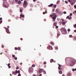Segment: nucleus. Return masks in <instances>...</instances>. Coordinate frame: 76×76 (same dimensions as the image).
Here are the masks:
<instances>
[{
	"mask_svg": "<svg viewBox=\"0 0 76 76\" xmlns=\"http://www.w3.org/2000/svg\"><path fill=\"white\" fill-rule=\"evenodd\" d=\"M76 61L75 59H72L69 62V64L71 66H73L75 64Z\"/></svg>",
	"mask_w": 76,
	"mask_h": 76,
	"instance_id": "f257e3e1",
	"label": "nucleus"
},
{
	"mask_svg": "<svg viewBox=\"0 0 76 76\" xmlns=\"http://www.w3.org/2000/svg\"><path fill=\"white\" fill-rule=\"evenodd\" d=\"M61 30L62 33L63 34H64V33H66V29L64 28H62L61 29Z\"/></svg>",
	"mask_w": 76,
	"mask_h": 76,
	"instance_id": "f03ea898",
	"label": "nucleus"
},
{
	"mask_svg": "<svg viewBox=\"0 0 76 76\" xmlns=\"http://www.w3.org/2000/svg\"><path fill=\"white\" fill-rule=\"evenodd\" d=\"M3 6L4 7H5L6 8H7L9 7V4L7 2H6L5 3L3 4Z\"/></svg>",
	"mask_w": 76,
	"mask_h": 76,
	"instance_id": "7ed1b4c3",
	"label": "nucleus"
},
{
	"mask_svg": "<svg viewBox=\"0 0 76 76\" xmlns=\"http://www.w3.org/2000/svg\"><path fill=\"white\" fill-rule=\"evenodd\" d=\"M27 2L26 1H24V3L23 4V7L24 8H25L27 7Z\"/></svg>",
	"mask_w": 76,
	"mask_h": 76,
	"instance_id": "20e7f679",
	"label": "nucleus"
},
{
	"mask_svg": "<svg viewBox=\"0 0 76 76\" xmlns=\"http://www.w3.org/2000/svg\"><path fill=\"white\" fill-rule=\"evenodd\" d=\"M33 71V69L32 67H30L29 68V72L30 73H32Z\"/></svg>",
	"mask_w": 76,
	"mask_h": 76,
	"instance_id": "39448f33",
	"label": "nucleus"
},
{
	"mask_svg": "<svg viewBox=\"0 0 76 76\" xmlns=\"http://www.w3.org/2000/svg\"><path fill=\"white\" fill-rule=\"evenodd\" d=\"M20 73V70L18 71L17 70H15V72H12V73L14 74L15 75H16V74L17 73Z\"/></svg>",
	"mask_w": 76,
	"mask_h": 76,
	"instance_id": "423d86ee",
	"label": "nucleus"
},
{
	"mask_svg": "<svg viewBox=\"0 0 76 76\" xmlns=\"http://www.w3.org/2000/svg\"><path fill=\"white\" fill-rule=\"evenodd\" d=\"M50 16L51 18H52V19L53 20L55 21V19H56V16H53L52 15H51Z\"/></svg>",
	"mask_w": 76,
	"mask_h": 76,
	"instance_id": "0eeeda50",
	"label": "nucleus"
},
{
	"mask_svg": "<svg viewBox=\"0 0 76 76\" xmlns=\"http://www.w3.org/2000/svg\"><path fill=\"white\" fill-rule=\"evenodd\" d=\"M47 48L49 50H52L53 49L52 46H50V45H48V46L47 47Z\"/></svg>",
	"mask_w": 76,
	"mask_h": 76,
	"instance_id": "6e6552de",
	"label": "nucleus"
},
{
	"mask_svg": "<svg viewBox=\"0 0 76 76\" xmlns=\"http://www.w3.org/2000/svg\"><path fill=\"white\" fill-rule=\"evenodd\" d=\"M4 28H5L6 31L7 32V33L8 34H10V32L9 31V29L8 28H6L4 27Z\"/></svg>",
	"mask_w": 76,
	"mask_h": 76,
	"instance_id": "1a4fd4ad",
	"label": "nucleus"
},
{
	"mask_svg": "<svg viewBox=\"0 0 76 76\" xmlns=\"http://www.w3.org/2000/svg\"><path fill=\"white\" fill-rule=\"evenodd\" d=\"M75 3V2L74 1V0H72L71 1V5H73Z\"/></svg>",
	"mask_w": 76,
	"mask_h": 76,
	"instance_id": "9d476101",
	"label": "nucleus"
},
{
	"mask_svg": "<svg viewBox=\"0 0 76 76\" xmlns=\"http://www.w3.org/2000/svg\"><path fill=\"white\" fill-rule=\"evenodd\" d=\"M55 12L56 13H57L58 14L60 13V10L58 9H56L55 10Z\"/></svg>",
	"mask_w": 76,
	"mask_h": 76,
	"instance_id": "9b49d317",
	"label": "nucleus"
},
{
	"mask_svg": "<svg viewBox=\"0 0 76 76\" xmlns=\"http://www.w3.org/2000/svg\"><path fill=\"white\" fill-rule=\"evenodd\" d=\"M58 64V69L60 70H61V64Z\"/></svg>",
	"mask_w": 76,
	"mask_h": 76,
	"instance_id": "f8f14e48",
	"label": "nucleus"
},
{
	"mask_svg": "<svg viewBox=\"0 0 76 76\" xmlns=\"http://www.w3.org/2000/svg\"><path fill=\"white\" fill-rule=\"evenodd\" d=\"M43 70V69H40L39 71V73H41V72H42Z\"/></svg>",
	"mask_w": 76,
	"mask_h": 76,
	"instance_id": "ddd939ff",
	"label": "nucleus"
},
{
	"mask_svg": "<svg viewBox=\"0 0 76 76\" xmlns=\"http://www.w3.org/2000/svg\"><path fill=\"white\" fill-rule=\"evenodd\" d=\"M67 76H71V75H72V74L70 73V72H68V73H67Z\"/></svg>",
	"mask_w": 76,
	"mask_h": 76,
	"instance_id": "4468645a",
	"label": "nucleus"
},
{
	"mask_svg": "<svg viewBox=\"0 0 76 76\" xmlns=\"http://www.w3.org/2000/svg\"><path fill=\"white\" fill-rule=\"evenodd\" d=\"M53 4H50V5H48V7H52V6H53Z\"/></svg>",
	"mask_w": 76,
	"mask_h": 76,
	"instance_id": "2eb2a0df",
	"label": "nucleus"
},
{
	"mask_svg": "<svg viewBox=\"0 0 76 76\" xmlns=\"http://www.w3.org/2000/svg\"><path fill=\"white\" fill-rule=\"evenodd\" d=\"M66 23V22H63V23H62V24L63 25H64L65 24V23Z\"/></svg>",
	"mask_w": 76,
	"mask_h": 76,
	"instance_id": "dca6fc26",
	"label": "nucleus"
},
{
	"mask_svg": "<svg viewBox=\"0 0 76 76\" xmlns=\"http://www.w3.org/2000/svg\"><path fill=\"white\" fill-rule=\"evenodd\" d=\"M18 4L19 5H20L21 4V1H18Z\"/></svg>",
	"mask_w": 76,
	"mask_h": 76,
	"instance_id": "f3484780",
	"label": "nucleus"
},
{
	"mask_svg": "<svg viewBox=\"0 0 76 76\" xmlns=\"http://www.w3.org/2000/svg\"><path fill=\"white\" fill-rule=\"evenodd\" d=\"M20 16L22 17H24V15H23L21 14L20 15Z\"/></svg>",
	"mask_w": 76,
	"mask_h": 76,
	"instance_id": "a211bd4d",
	"label": "nucleus"
},
{
	"mask_svg": "<svg viewBox=\"0 0 76 76\" xmlns=\"http://www.w3.org/2000/svg\"><path fill=\"white\" fill-rule=\"evenodd\" d=\"M23 12V10L22 9H21V8H20V12Z\"/></svg>",
	"mask_w": 76,
	"mask_h": 76,
	"instance_id": "6ab92c4d",
	"label": "nucleus"
},
{
	"mask_svg": "<svg viewBox=\"0 0 76 76\" xmlns=\"http://www.w3.org/2000/svg\"><path fill=\"white\" fill-rule=\"evenodd\" d=\"M53 61H54V60L53 59H51L50 61V63H52V62H53Z\"/></svg>",
	"mask_w": 76,
	"mask_h": 76,
	"instance_id": "aec40b11",
	"label": "nucleus"
},
{
	"mask_svg": "<svg viewBox=\"0 0 76 76\" xmlns=\"http://www.w3.org/2000/svg\"><path fill=\"white\" fill-rule=\"evenodd\" d=\"M43 74H46V72L45 71V70L43 71Z\"/></svg>",
	"mask_w": 76,
	"mask_h": 76,
	"instance_id": "412c9836",
	"label": "nucleus"
},
{
	"mask_svg": "<svg viewBox=\"0 0 76 76\" xmlns=\"http://www.w3.org/2000/svg\"><path fill=\"white\" fill-rule=\"evenodd\" d=\"M59 73L60 74H62V71H59Z\"/></svg>",
	"mask_w": 76,
	"mask_h": 76,
	"instance_id": "4be33fe9",
	"label": "nucleus"
},
{
	"mask_svg": "<svg viewBox=\"0 0 76 76\" xmlns=\"http://www.w3.org/2000/svg\"><path fill=\"white\" fill-rule=\"evenodd\" d=\"M21 49V48L20 47H18V50H20Z\"/></svg>",
	"mask_w": 76,
	"mask_h": 76,
	"instance_id": "5701e85b",
	"label": "nucleus"
},
{
	"mask_svg": "<svg viewBox=\"0 0 76 76\" xmlns=\"http://www.w3.org/2000/svg\"><path fill=\"white\" fill-rule=\"evenodd\" d=\"M53 15V16H56V14H55V13H53V15Z\"/></svg>",
	"mask_w": 76,
	"mask_h": 76,
	"instance_id": "b1692460",
	"label": "nucleus"
},
{
	"mask_svg": "<svg viewBox=\"0 0 76 76\" xmlns=\"http://www.w3.org/2000/svg\"><path fill=\"white\" fill-rule=\"evenodd\" d=\"M50 44L54 45V43H53V42H50Z\"/></svg>",
	"mask_w": 76,
	"mask_h": 76,
	"instance_id": "393cba45",
	"label": "nucleus"
},
{
	"mask_svg": "<svg viewBox=\"0 0 76 76\" xmlns=\"http://www.w3.org/2000/svg\"><path fill=\"white\" fill-rule=\"evenodd\" d=\"M56 4H54V5H53V7H54V8H56Z\"/></svg>",
	"mask_w": 76,
	"mask_h": 76,
	"instance_id": "a878e982",
	"label": "nucleus"
},
{
	"mask_svg": "<svg viewBox=\"0 0 76 76\" xmlns=\"http://www.w3.org/2000/svg\"><path fill=\"white\" fill-rule=\"evenodd\" d=\"M56 25H57V23H54L53 25H54V26H56Z\"/></svg>",
	"mask_w": 76,
	"mask_h": 76,
	"instance_id": "bb28decb",
	"label": "nucleus"
},
{
	"mask_svg": "<svg viewBox=\"0 0 76 76\" xmlns=\"http://www.w3.org/2000/svg\"><path fill=\"white\" fill-rule=\"evenodd\" d=\"M69 16H67V17H66V19H69Z\"/></svg>",
	"mask_w": 76,
	"mask_h": 76,
	"instance_id": "cd10ccee",
	"label": "nucleus"
},
{
	"mask_svg": "<svg viewBox=\"0 0 76 76\" xmlns=\"http://www.w3.org/2000/svg\"><path fill=\"white\" fill-rule=\"evenodd\" d=\"M35 66V65L33 64L32 65V66L33 67H34Z\"/></svg>",
	"mask_w": 76,
	"mask_h": 76,
	"instance_id": "c85d7f7f",
	"label": "nucleus"
},
{
	"mask_svg": "<svg viewBox=\"0 0 76 76\" xmlns=\"http://www.w3.org/2000/svg\"><path fill=\"white\" fill-rule=\"evenodd\" d=\"M72 18V17H69V19L70 20V19H71Z\"/></svg>",
	"mask_w": 76,
	"mask_h": 76,
	"instance_id": "c756f323",
	"label": "nucleus"
},
{
	"mask_svg": "<svg viewBox=\"0 0 76 76\" xmlns=\"http://www.w3.org/2000/svg\"><path fill=\"white\" fill-rule=\"evenodd\" d=\"M59 2H60V1L59 0L58 1H57V4H59Z\"/></svg>",
	"mask_w": 76,
	"mask_h": 76,
	"instance_id": "7c9ffc66",
	"label": "nucleus"
},
{
	"mask_svg": "<svg viewBox=\"0 0 76 76\" xmlns=\"http://www.w3.org/2000/svg\"><path fill=\"white\" fill-rule=\"evenodd\" d=\"M18 76H21V74L19 73V74L18 75Z\"/></svg>",
	"mask_w": 76,
	"mask_h": 76,
	"instance_id": "2f4dec72",
	"label": "nucleus"
},
{
	"mask_svg": "<svg viewBox=\"0 0 76 76\" xmlns=\"http://www.w3.org/2000/svg\"><path fill=\"white\" fill-rule=\"evenodd\" d=\"M15 0V2H16V3H18V0Z\"/></svg>",
	"mask_w": 76,
	"mask_h": 76,
	"instance_id": "473e14b6",
	"label": "nucleus"
},
{
	"mask_svg": "<svg viewBox=\"0 0 76 76\" xmlns=\"http://www.w3.org/2000/svg\"><path fill=\"white\" fill-rule=\"evenodd\" d=\"M46 63H47L46 62V61H45L44 62V64L45 65L46 64Z\"/></svg>",
	"mask_w": 76,
	"mask_h": 76,
	"instance_id": "72a5a7b5",
	"label": "nucleus"
},
{
	"mask_svg": "<svg viewBox=\"0 0 76 76\" xmlns=\"http://www.w3.org/2000/svg\"><path fill=\"white\" fill-rule=\"evenodd\" d=\"M12 56L14 58L15 57V56L14 55H12Z\"/></svg>",
	"mask_w": 76,
	"mask_h": 76,
	"instance_id": "f704fd0d",
	"label": "nucleus"
},
{
	"mask_svg": "<svg viewBox=\"0 0 76 76\" xmlns=\"http://www.w3.org/2000/svg\"><path fill=\"white\" fill-rule=\"evenodd\" d=\"M63 13L64 14H66V12H64Z\"/></svg>",
	"mask_w": 76,
	"mask_h": 76,
	"instance_id": "c9c22d12",
	"label": "nucleus"
},
{
	"mask_svg": "<svg viewBox=\"0 0 76 76\" xmlns=\"http://www.w3.org/2000/svg\"><path fill=\"white\" fill-rule=\"evenodd\" d=\"M15 50H17L18 49V48H17L16 47H15Z\"/></svg>",
	"mask_w": 76,
	"mask_h": 76,
	"instance_id": "e433bc0d",
	"label": "nucleus"
},
{
	"mask_svg": "<svg viewBox=\"0 0 76 76\" xmlns=\"http://www.w3.org/2000/svg\"><path fill=\"white\" fill-rule=\"evenodd\" d=\"M72 37V35H70L69 36V37L70 38H71Z\"/></svg>",
	"mask_w": 76,
	"mask_h": 76,
	"instance_id": "4c0bfd02",
	"label": "nucleus"
},
{
	"mask_svg": "<svg viewBox=\"0 0 76 76\" xmlns=\"http://www.w3.org/2000/svg\"><path fill=\"white\" fill-rule=\"evenodd\" d=\"M14 59L15 60H16L17 59V58L16 57H15V58Z\"/></svg>",
	"mask_w": 76,
	"mask_h": 76,
	"instance_id": "58836bf2",
	"label": "nucleus"
},
{
	"mask_svg": "<svg viewBox=\"0 0 76 76\" xmlns=\"http://www.w3.org/2000/svg\"><path fill=\"white\" fill-rule=\"evenodd\" d=\"M57 36H58V37H59V36H60V34H59V33H58V34H57Z\"/></svg>",
	"mask_w": 76,
	"mask_h": 76,
	"instance_id": "ea45409f",
	"label": "nucleus"
},
{
	"mask_svg": "<svg viewBox=\"0 0 76 76\" xmlns=\"http://www.w3.org/2000/svg\"><path fill=\"white\" fill-rule=\"evenodd\" d=\"M19 67H18V66H17V67H16V69H19Z\"/></svg>",
	"mask_w": 76,
	"mask_h": 76,
	"instance_id": "a19ab883",
	"label": "nucleus"
},
{
	"mask_svg": "<svg viewBox=\"0 0 76 76\" xmlns=\"http://www.w3.org/2000/svg\"><path fill=\"white\" fill-rule=\"evenodd\" d=\"M72 13H71L70 14V16H72Z\"/></svg>",
	"mask_w": 76,
	"mask_h": 76,
	"instance_id": "79ce46f5",
	"label": "nucleus"
},
{
	"mask_svg": "<svg viewBox=\"0 0 76 76\" xmlns=\"http://www.w3.org/2000/svg\"><path fill=\"white\" fill-rule=\"evenodd\" d=\"M74 28H76V24L74 25Z\"/></svg>",
	"mask_w": 76,
	"mask_h": 76,
	"instance_id": "37998d69",
	"label": "nucleus"
},
{
	"mask_svg": "<svg viewBox=\"0 0 76 76\" xmlns=\"http://www.w3.org/2000/svg\"><path fill=\"white\" fill-rule=\"evenodd\" d=\"M72 70L74 72V71H75V69H72Z\"/></svg>",
	"mask_w": 76,
	"mask_h": 76,
	"instance_id": "c03bdc74",
	"label": "nucleus"
},
{
	"mask_svg": "<svg viewBox=\"0 0 76 76\" xmlns=\"http://www.w3.org/2000/svg\"><path fill=\"white\" fill-rule=\"evenodd\" d=\"M2 22V20H1L0 21V23H1Z\"/></svg>",
	"mask_w": 76,
	"mask_h": 76,
	"instance_id": "a18cd8bd",
	"label": "nucleus"
},
{
	"mask_svg": "<svg viewBox=\"0 0 76 76\" xmlns=\"http://www.w3.org/2000/svg\"><path fill=\"white\" fill-rule=\"evenodd\" d=\"M65 2L66 3H68V1H65Z\"/></svg>",
	"mask_w": 76,
	"mask_h": 76,
	"instance_id": "49530a36",
	"label": "nucleus"
},
{
	"mask_svg": "<svg viewBox=\"0 0 76 76\" xmlns=\"http://www.w3.org/2000/svg\"><path fill=\"white\" fill-rule=\"evenodd\" d=\"M10 63H9V64H8L7 66H10Z\"/></svg>",
	"mask_w": 76,
	"mask_h": 76,
	"instance_id": "de8ad7c7",
	"label": "nucleus"
},
{
	"mask_svg": "<svg viewBox=\"0 0 76 76\" xmlns=\"http://www.w3.org/2000/svg\"><path fill=\"white\" fill-rule=\"evenodd\" d=\"M45 14V12H43V14Z\"/></svg>",
	"mask_w": 76,
	"mask_h": 76,
	"instance_id": "09e8293b",
	"label": "nucleus"
},
{
	"mask_svg": "<svg viewBox=\"0 0 76 76\" xmlns=\"http://www.w3.org/2000/svg\"><path fill=\"white\" fill-rule=\"evenodd\" d=\"M45 13H47V10H45Z\"/></svg>",
	"mask_w": 76,
	"mask_h": 76,
	"instance_id": "8fccbe9b",
	"label": "nucleus"
},
{
	"mask_svg": "<svg viewBox=\"0 0 76 76\" xmlns=\"http://www.w3.org/2000/svg\"><path fill=\"white\" fill-rule=\"evenodd\" d=\"M8 68H11V66H8Z\"/></svg>",
	"mask_w": 76,
	"mask_h": 76,
	"instance_id": "3c124183",
	"label": "nucleus"
},
{
	"mask_svg": "<svg viewBox=\"0 0 76 76\" xmlns=\"http://www.w3.org/2000/svg\"><path fill=\"white\" fill-rule=\"evenodd\" d=\"M55 49H58V47H56Z\"/></svg>",
	"mask_w": 76,
	"mask_h": 76,
	"instance_id": "603ef678",
	"label": "nucleus"
},
{
	"mask_svg": "<svg viewBox=\"0 0 76 76\" xmlns=\"http://www.w3.org/2000/svg\"><path fill=\"white\" fill-rule=\"evenodd\" d=\"M74 7L76 9V6H75V5L74 6Z\"/></svg>",
	"mask_w": 76,
	"mask_h": 76,
	"instance_id": "864d4df0",
	"label": "nucleus"
},
{
	"mask_svg": "<svg viewBox=\"0 0 76 76\" xmlns=\"http://www.w3.org/2000/svg\"><path fill=\"white\" fill-rule=\"evenodd\" d=\"M68 31H70V29H68Z\"/></svg>",
	"mask_w": 76,
	"mask_h": 76,
	"instance_id": "5fc2aeb1",
	"label": "nucleus"
},
{
	"mask_svg": "<svg viewBox=\"0 0 76 76\" xmlns=\"http://www.w3.org/2000/svg\"><path fill=\"white\" fill-rule=\"evenodd\" d=\"M56 28H58V26H56Z\"/></svg>",
	"mask_w": 76,
	"mask_h": 76,
	"instance_id": "6e6d98bb",
	"label": "nucleus"
},
{
	"mask_svg": "<svg viewBox=\"0 0 76 76\" xmlns=\"http://www.w3.org/2000/svg\"><path fill=\"white\" fill-rule=\"evenodd\" d=\"M1 47H2V48H4V46H2Z\"/></svg>",
	"mask_w": 76,
	"mask_h": 76,
	"instance_id": "4d7b16f0",
	"label": "nucleus"
},
{
	"mask_svg": "<svg viewBox=\"0 0 76 76\" xmlns=\"http://www.w3.org/2000/svg\"><path fill=\"white\" fill-rule=\"evenodd\" d=\"M2 20V18H0V20Z\"/></svg>",
	"mask_w": 76,
	"mask_h": 76,
	"instance_id": "13d9d810",
	"label": "nucleus"
},
{
	"mask_svg": "<svg viewBox=\"0 0 76 76\" xmlns=\"http://www.w3.org/2000/svg\"><path fill=\"white\" fill-rule=\"evenodd\" d=\"M74 32H76V30H74Z\"/></svg>",
	"mask_w": 76,
	"mask_h": 76,
	"instance_id": "bf43d9fd",
	"label": "nucleus"
},
{
	"mask_svg": "<svg viewBox=\"0 0 76 76\" xmlns=\"http://www.w3.org/2000/svg\"><path fill=\"white\" fill-rule=\"evenodd\" d=\"M33 76H36V75L33 74Z\"/></svg>",
	"mask_w": 76,
	"mask_h": 76,
	"instance_id": "052dcab7",
	"label": "nucleus"
},
{
	"mask_svg": "<svg viewBox=\"0 0 76 76\" xmlns=\"http://www.w3.org/2000/svg\"><path fill=\"white\" fill-rule=\"evenodd\" d=\"M68 2H70V0H68Z\"/></svg>",
	"mask_w": 76,
	"mask_h": 76,
	"instance_id": "680f3d73",
	"label": "nucleus"
},
{
	"mask_svg": "<svg viewBox=\"0 0 76 76\" xmlns=\"http://www.w3.org/2000/svg\"><path fill=\"white\" fill-rule=\"evenodd\" d=\"M20 39L21 40H23V39L22 38H20Z\"/></svg>",
	"mask_w": 76,
	"mask_h": 76,
	"instance_id": "e2e57ef3",
	"label": "nucleus"
},
{
	"mask_svg": "<svg viewBox=\"0 0 76 76\" xmlns=\"http://www.w3.org/2000/svg\"><path fill=\"white\" fill-rule=\"evenodd\" d=\"M7 28H10L9 26H7Z\"/></svg>",
	"mask_w": 76,
	"mask_h": 76,
	"instance_id": "0e129e2a",
	"label": "nucleus"
},
{
	"mask_svg": "<svg viewBox=\"0 0 76 76\" xmlns=\"http://www.w3.org/2000/svg\"><path fill=\"white\" fill-rule=\"evenodd\" d=\"M42 75L41 74H40L39 75V76H42Z\"/></svg>",
	"mask_w": 76,
	"mask_h": 76,
	"instance_id": "69168bd1",
	"label": "nucleus"
},
{
	"mask_svg": "<svg viewBox=\"0 0 76 76\" xmlns=\"http://www.w3.org/2000/svg\"><path fill=\"white\" fill-rule=\"evenodd\" d=\"M74 39H76V37H74Z\"/></svg>",
	"mask_w": 76,
	"mask_h": 76,
	"instance_id": "338daca9",
	"label": "nucleus"
},
{
	"mask_svg": "<svg viewBox=\"0 0 76 76\" xmlns=\"http://www.w3.org/2000/svg\"><path fill=\"white\" fill-rule=\"evenodd\" d=\"M62 76H65L63 74V75H62Z\"/></svg>",
	"mask_w": 76,
	"mask_h": 76,
	"instance_id": "774afa93",
	"label": "nucleus"
}]
</instances>
